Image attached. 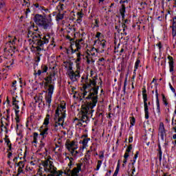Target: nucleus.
Masks as SVG:
<instances>
[{
    "label": "nucleus",
    "instance_id": "33",
    "mask_svg": "<svg viewBox=\"0 0 176 176\" xmlns=\"http://www.w3.org/2000/svg\"><path fill=\"white\" fill-rule=\"evenodd\" d=\"M47 66L43 65H41V69L40 70L43 72V74H45V72H47Z\"/></svg>",
    "mask_w": 176,
    "mask_h": 176
},
{
    "label": "nucleus",
    "instance_id": "26",
    "mask_svg": "<svg viewBox=\"0 0 176 176\" xmlns=\"http://www.w3.org/2000/svg\"><path fill=\"white\" fill-rule=\"evenodd\" d=\"M65 64H67L68 65V70L67 72V74H69V72H74V70L72 69V63L71 62H66Z\"/></svg>",
    "mask_w": 176,
    "mask_h": 176
},
{
    "label": "nucleus",
    "instance_id": "46",
    "mask_svg": "<svg viewBox=\"0 0 176 176\" xmlns=\"http://www.w3.org/2000/svg\"><path fill=\"white\" fill-rule=\"evenodd\" d=\"M67 157V159L69 160V163L68 166H72V160H74V158H72V157L69 158V157Z\"/></svg>",
    "mask_w": 176,
    "mask_h": 176
},
{
    "label": "nucleus",
    "instance_id": "10",
    "mask_svg": "<svg viewBox=\"0 0 176 176\" xmlns=\"http://www.w3.org/2000/svg\"><path fill=\"white\" fill-rule=\"evenodd\" d=\"M80 68H77L76 72H69V74H67L69 79H71L72 82H76V80L80 78Z\"/></svg>",
    "mask_w": 176,
    "mask_h": 176
},
{
    "label": "nucleus",
    "instance_id": "58",
    "mask_svg": "<svg viewBox=\"0 0 176 176\" xmlns=\"http://www.w3.org/2000/svg\"><path fill=\"white\" fill-rule=\"evenodd\" d=\"M124 159H128V157H129V153H127V152L126 151V153H125V154H124Z\"/></svg>",
    "mask_w": 176,
    "mask_h": 176
},
{
    "label": "nucleus",
    "instance_id": "60",
    "mask_svg": "<svg viewBox=\"0 0 176 176\" xmlns=\"http://www.w3.org/2000/svg\"><path fill=\"white\" fill-rule=\"evenodd\" d=\"M127 86V77L125 78L124 82V87H126Z\"/></svg>",
    "mask_w": 176,
    "mask_h": 176
},
{
    "label": "nucleus",
    "instance_id": "31",
    "mask_svg": "<svg viewBox=\"0 0 176 176\" xmlns=\"http://www.w3.org/2000/svg\"><path fill=\"white\" fill-rule=\"evenodd\" d=\"M20 112L19 110H16L15 111V115H16V118H15V120L16 123H19L20 122V117L19 116V113Z\"/></svg>",
    "mask_w": 176,
    "mask_h": 176
},
{
    "label": "nucleus",
    "instance_id": "52",
    "mask_svg": "<svg viewBox=\"0 0 176 176\" xmlns=\"http://www.w3.org/2000/svg\"><path fill=\"white\" fill-rule=\"evenodd\" d=\"M94 27H96V28L99 27V25H98V20H97V19L95 20Z\"/></svg>",
    "mask_w": 176,
    "mask_h": 176
},
{
    "label": "nucleus",
    "instance_id": "16",
    "mask_svg": "<svg viewBox=\"0 0 176 176\" xmlns=\"http://www.w3.org/2000/svg\"><path fill=\"white\" fill-rule=\"evenodd\" d=\"M159 131L160 137L162 140H163V138H164V135H166V129H164V124H163V122L160 123Z\"/></svg>",
    "mask_w": 176,
    "mask_h": 176
},
{
    "label": "nucleus",
    "instance_id": "27",
    "mask_svg": "<svg viewBox=\"0 0 176 176\" xmlns=\"http://www.w3.org/2000/svg\"><path fill=\"white\" fill-rule=\"evenodd\" d=\"M52 95H47L45 96L46 103L48 104L49 107H50V104L52 103Z\"/></svg>",
    "mask_w": 176,
    "mask_h": 176
},
{
    "label": "nucleus",
    "instance_id": "40",
    "mask_svg": "<svg viewBox=\"0 0 176 176\" xmlns=\"http://www.w3.org/2000/svg\"><path fill=\"white\" fill-rule=\"evenodd\" d=\"M37 175H38V176H46V174H45V172H42L41 170V168H40L39 170L37 173Z\"/></svg>",
    "mask_w": 176,
    "mask_h": 176
},
{
    "label": "nucleus",
    "instance_id": "7",
    "mask_svg": "<svg viewBox=\"0 0 176 176\" xmlns=\"http://www.w3.org/2000/svg\"><path fill=\"white\" fill-rule=\"evenodd\" d=\"M53 76H49L45 78V82H44L45 87H48L47 95L53 96V92L54 91V80H53Z\"/></svg>",
    "mask_w": 176,
    "mask_h": 176
},
{
    "label": "nucleus",
    "instance_id": "18",
    "mask_svg": "<svg viewBox=\"0 0 176 176\" xmlns=\"http://www.w3.org/2000/svg\"><path fill=\"white\" fill-rule=\"evenodd\" d=\"M77 59L76 60V68H80V62L82 61V58H83V54H82L80 52L76 53Z\"/></svg>",
    "mask_w": 176,
    "mask_h": 176
},
{
    "label": "nucleus",
    "instance_id": "34",
    "mask_svg": "<svg viewBox=\"0 0 176 176\" xmlns=\"http://www.w3.org/2000/svg\"><path fill=\"white\" fill-rule=\"evenodd\" d=\"M77 16H78V21H82V17H83V13L77 12Z\"/></svg>",
    "mask_w": 176,
    "mask_h": 176
},
{
    "label": "nucleus",
    "instance_id": "28",
    "mask_svg": "<svg viewBox=\"0 0 176 176\" xmlns=\"http://www.w3.org/2000/svg\"><path fill=\"white\" fill-rule=\"evenodd\" d=\"M50 119V116L47 114L44 120L43 124L45 127H47V124H49V120Z\"/></svg>",
    "mask_w": 176,
    "mask_h": 176
},
{
    "label": "nucleus",
    "instance_id": "57",
    "mask_svg": "<svg viewBox=\"0 0 176 176\" xmlns=\"http://www.w3.org/2000/svg\"><path fill=\"white\" fill-rule=\"evenodd\" d=\"M41 74H43V72H42V70H41V69H38V72H37V73H36V75H38V76H39V75H41Z\"/></svg>",
    "mask_w": 176,
    "mask_h": 176
},
{
    "label": "nucleus",
    "instance_id": "4",
    "mask_svg": "<svg viewBox=\"0 0 176 176\" xmlns=\"http://www.w3.org/2000/svg\"><path fill=\"white\" fill-rule=\"evenodd\" d=\"M45 173H50V175L46 176H61V173L57 171V168L53 164V162L50 159H47L41 162Z\"/></svg>",
    "mask_w": 176,
    "mask_h": 176
},
{
    "label": "nucleus",
    "instance_id": "54",
    "mask_svg": "<svg viewBox=\"0 0 176 176\" xmlns=\"http://www.w3.org/2000/svg\"><path fill=\"white\" fill-rule=\"evenodd\" d=\"M44 147H45V143H43V141H41L40 148H44Z\"/></svg>",
    "mask_w": 176,
    "mask_h": 176
},
{
    "label": "nucleus",
    "instance_id": "29",
    "mask_svg": "<svg viewBox=\"0 0 176 176\" xmlns=\"http://www.w3.org/2000/svg\"><path fill=\"white\" fill-rule=\"evenodd\" d=\"M5 142H6V144L9 148V149L8 150V152H9V151H12V144H10V140H9V138H6Z\"/></svg>",
    "mask_w": 176,
    "mask_h": 176
},
{
    "label": "nucleus",
    "instance_id": "36",
    "mask_svg": "<svg viewBox=\"0 0 176 176\" xmlns=\"http://www.w3.org/2000/svg\"><path fill=\"white\" fill-rule=\"evenodd\" d=\"M101 164H102V161L98 160V164L96 166V171H98V170H100V167H101Z\"/></svg>",
    "mask_w": 176,
    "mask_h": 176
},
{
    "label": "nucleus",
    "instance_id": "25",
    "mask_svg": "<svg viewBox=\"0 0 176 176\" xmlns=\"http://www.w3.org/2000/svg\"><path fill=\"white\" fill-rule=\"evenodd\" d=\"M34 100L35 102H38L39 104H41V102H42V101L43 100V96L39 94L38 96L34 97Z\"/></svg>",
    "mask_w": 176,
    "mask_h": 176
},
{
    "label": "nucleus",
    "instance_id": "32",
    "mask_svg": "<svg viewBox=\"0 0 176 176\" xmlns=\"http://www.w3.org/2000/svg\"><path fill=\"white\" fill-rule=\"evenodd\" d=\"M162 147H160V145H159V149H158V154H157V156H158V157H159L160 162H162Z\"/></svg>",
    "mask_w": 176,
    "mask_h": 176
},
{
    "label": "nucleus",
    "instance_id": "53",
    "mask_svg": "<svg viewBox=\"0 0 176 176\" xmlns=\"http://www.w3.org/2000/svg\"><path fill=\"white\" fill-rule=\"evenodd\" d=\"M119 173V170L116 169L113 175V176H118V174Z\"/></svg>",
    "mask_w": 176,
    "mask_h": 176
},
{
    "label": "nucleus",
    "instance_id": "48",
    "mask_svg": "<svg viewBox=\"0 0 176 176\" xmlns=\"http://www.w3.org/2000/svg\"><path fill=\"white\" fill-rule=\"evenodd\" d=\"M38 9H39V10H44L45 12L49 11V10L45 8V7H43V6H40Z\"/></svg>",
    "mask_w": 176,
    "mask_h": 176
},
{
    "label": "nucleus",
    "instance_id": "2",
    "mask_svg": "<svg viewBox=\"0 0 176 176\" xmlns=\"http://www.w3.org/2000/svg\"><path fill=\"white\" fill-rule=\"evenodd\" d=\"M28 38H31L34 45H36V52H41L43 50V46L49 43V39H50V35H41L39 33L34 32L31 30L28 31Z\"/></svg>",
    "mask_w": 176,
    "mask_h": 176
},
{
    "label": "nucleus",
    "instance_id": "19",
    "mask_svg": "<svg viewBox=\"0 0 176 176\" xmlns=\"http://www.w3.org/2000/svg\"><path fill=\"white\" fill-rule=\"evenodd\" d=\"M82 41L83 39H80L76 41V50L72 49V53H76V52H79V50H80V49L82 48L80 43H82Z\"/></svg>",
    "mask_w": 176,
    "mask_h": 176
},
{
    "label": "nucleus",
    "instance_id": "47",
    "mask_svg": "<svg viewBox=\"0 0 176 176\" xmlns=\"http://www.w3.org/2000/svg\"><path fill=\"white\" fill-rule=\"evenodd\" d=\"M169 87H170V90L173 91V93H175V89H174V87H173L171 83H169Z\"/></svg>",
    "mask_w": 176,
    "mask_h": 176
},
{
    "label": "nucleus",
    "instance_id": "38",
    "mask_svg": "<svg viewBox=\"0 0 176 176\" xmlns=\"http://www.w3.org/2000/svg\"><path fill=\"white\" fill-rule=\"evenodd\" d=\"M172 35L176 36V26H172Z\"/></svg>",
    "mask_w": 176,
    "mask_h": 176
},
{
    "label": "nucleus",
    "instance_id": "1",
    "mask_svg": "<svg viewBox=\"0 0 176 176\" xmlns=\"http://www.w3.org/2000/svg\"><path fill=\"white\" fill-rule=\"evenodd\" d=\"M83 91L80 98V100L85 101L86 104L82 105L81 107V118L76 120L78 121L77 126L85 127L89 122V118H93V112H94V107L98 102V89L96 79H87L86 77L85 83L82 87Z\"/></svg>",
    "mask_w": 176,
    "mask_h": 176
},
{
    "label": "nucleus",
    "instance_id": "43",
    "mask_svg": "<svg viewBox=\"0 0 176 176\" xmlns=\"http://www.w3.org/2000/svg\"><path fill=\"white\" fill-rule=\"evenodd\" d=\"M131 149H133V146L131 144V145H129V146H128V148H126V152H127V153H129V152L131 151Z\"/></svg>",
    "mask_w": 176,
    "mask_h": 176
},
{
    "label": "nucleus",
    "instance_id": "42",
    "mask_svg": "<svg viewBox=\"0 0 176 176\" xmlns=\"http://www.w3.org/2000/svg\"><path fill=\"white\" fill-rule=\"evenodd\" d=\"M5 6V1L3 0H0V9H2Z\"/></svg>",
    "mask_w": 176,
    "mask_h": 176
},
{
    "label": "nucleus",
    "instance_id": "22",
    "mask_svg": "<svg viewBox=\"0 0 176 176\" xmlns=\"http://www.w3.org/2000/svg\"><path fill=\"white\" fill-rule=\"evenodd\" d=\"M120 13L122 16V20H124L126 13V6H124V4L122 5V8L120 9Z\"/></svg>",
    "mask_w": 176,
    "mask_h": 176
},
{
    "label": "nucleus",
    "instance_id": "56",
    "mask_svg": "<svg viewBox=\"0 0 176 176\" xmlns=\"http://www.w3.org/2000/svg\"><path fill=\"white\" fill-rule=\"evenodd\" d=\"M38 133L34 132L33 135V138H38Z\"/></svg>",
    "mask_w": 176,
    "mask_h": 176
},
{
    "label": "nucleus",
    "instance_id": "5",
    "mask_svg": "<svg viewBox=\"0 0 176 176\" xmlns=\"http://www.w3.org/2000/svg\"><path fill=\"white\" fill-rule=\"evenodd\" d=\"M64 109H65V106H60L56 110L54 127L56 130L61 129V126L64 124V119L65 118V111Z\"/></svg>",
    "mask_w": 176,
    "mask_h": 176
},
{
    "label": "nucleus",
    "instance_id": "63",
    "mask_svg": "<svg viewBox=\"0 0 176 176\" xmlns=\"http://www.w3.org/2000/svg\"><path fill=\"white\" fill-rule=\"evenodd\" d=\"M100 36H101V33L100 32H97L96 38H100Z\"/></svg>",
    "mask_w": 176,
    "mask_h": 176
},
{
    "label": "nucleus",
    "instance_id": "17",
    "mask_svg": "<svg viewBox=\"0 0 176 176\" xmlns=\"http://www.w3.org/2000/svg\"><path fill=\"white\" fill-rule=\"evenodd\" d=\"M105 40H102L98 41V47L100 49V53H104L105 50Z\"/></svg>",
    "mask_w": 176,
    "mask_h": 176
},
{
    "label": "nucleus",
    "instance_id": "14",
    "mask_svg": "<svg viewBox=\"0 0 176 176\" xmlns=\"http://www.w3.org/2000/svg\"><path fill=\"white\" fill-rule=\"evenodd\" d=\"M19 102L20 100H19V96H16L12 97V105L15 111H19V109H20V107L19 106Z\"/></svg>",
    "mask_w": 176,
    "mask_h": 176
},
{
    "label": "nucleus",
    "instance_id": "21",
    "mask_svg": "<svg viewBox=\"0 0 176 176\" xmlns=\"http://www.w3.org/2000/svg\"><path fill=\"white\" fill-rule=\"evenodd\" d=\"M156 96V105H157V112L160 114V102H159V94L157 93V90L155 91Z\"/></svg>",
    "mask_w": 176,
    "mask_h": 176
},
{
    "label": "nucleus",
    "instance_id": "51",
    "mask_svg": "<svg viewBox=\"0 0 176 176\" xmlns=\"http://www.w3.org/2000/svg\"><path fill=\"white\" fill-rule=\"evenodd\" d=\"M122 28L123 30V32H124V31H126V24L122 23Z\"/></svg>",
    "mask_w": 176,
    "mask_h": 176
},
{
    "label": "nucleus",
    "instance_id": "12",
    "mask_svg": "<svg viewBox=\"0 0 176 176\" xmlns=\"http://www.w3.org/2000/svg\"><path fill=\"white\" fill-rule=\"evenodd\" d=\"M81 138H83V140H80L79 144H82V148L85 149V148H87V144L89 143V141H90V138H87V135H82Z\"/></svg>",
    "mask_w": 176,
    "mask_h": 176
},
{
    "label": "nucleus",
    "instance_id": "8",
    "mask_svg": "<svg viewBox=\"0 0 176 176\" xmlns=\"http://www.w3.org/2000/svg\"><path fill=\"white\" fill-rule=\"evenodd\" d=\"M9 41L6 44V47L4 48V52H9L10 53L11 52H15L16 47L14 45H16V41H17V38L16 36L12 37L9 36Z\"/></svg>",
    "mask_w": 176,
    "mask_h": 176
},
{
    "label": "nucleus",
    "instance_id": "24",
    "mask_svg": "<svg viewBox=\"0 0 176 176\" xmlns=\"http://www.w3.org/2000/svg\"><path fill=\"white\" fill-rule=\"evenodd\" d=\"M94 52H96V53L98 52V49L92 48L89 52H87L88 57H91V56H96V53Z\"/></svg>",
    "mask_w": 176,
    "mask_h": 176
},
{
    "label": "nucleus",
    "instance_id": "23",
    "mask_svg": "<svg viewBox=\"0 0 176 176\" xmlns=\"http://www.w3.org/2000/svg\"><path fill=\"white\" fill-rule=\"evenodd\" d=\"M140 64H141V60H140V59H137L136 62L135 63L133 74H135V71L138 69V67H141V65H140Z\"/></svg>",
    "mask_w": 176,
    "mask_h": 176
},
{
    "label": "nucleus",
    "instance_id": "64",
    "mask_svg": "<svg viewBox=\"0 0 176 176\" xmlns=\"http://www.w3.org/2000/svg\"><path fill=\"white\" fill-rule=\"evenodd\" d=\"M31 12V10H30V8L26 9V12L25 14H28V13H30Z\"/></svg>",
    "mask_w": 176,
    "mask_h": 176
},
{
    "label": "nucleus",
    "instance_id": "6",
    "mask_svg": "<svg viewBox=\"0 0 176 176\" xmlns=\"http://www.w3.org/2000/svg\"><path fill=\"white\" fill-rule=\"evenodd\" d=\"M65 147L73 157H76L78 153H79V152L76 151V149H78V142L75 141L67 142L65 143Z\"/></svg>",
    "mask_w": 176,
    "mask_h": 176
},
{
    "label": "nucleus",
    "instance_id": "49",
    "mask_svg": "<svg viewBox=\"0 0 176 176\" xmlns=\"http://www.w3.org/2000/svg\"><path fill=\"white\" fill-rule=\"evenodd\" d=\"M173 27H176V16L173 19Z\"/></svg>",
    "mask_w": 176,
    "mask_h": 176
},
{
    "label": "nucleus",
    "instance_id": "3",
    "mask_svg": "<svg viewBox=\"0 0 176 176\" xmlns=\"http://www.w3.org/2000/svg\"><path fill=\"white\" fill-rule=\"evenodd\" d=\"M52 15H49V18H46L42 14H36L34 17V21L38 25V27H42L43 30H50L53 25V21L52 20Z\"/></svg>",
    "mask_w": 176,
    "mask_h": 176
},
{
    "label": "nucleus",
    "instance_id": "50",
    "mask_svg": "<svg viewBox=\"0 0 176 176\" xmlns=\"http://www.w3.org/2000/svg\"><path fill=\"white\" fill-rule=\"evenodd\" d=\"M65 9V5L63 4V3H60V10H64Z\"/></svg>",
    "mask_w": 176,
    "mask_h": 176
},
{
    "label": "nucleus",
    "instance_id": "9",
    "mask_svg": "<svg viewBox=\"0 0 176 176\" xmlns=\"http://www.w3.org/2000/svg\"><path fill=\"white\" fill-rule=\"evenodd\" d=\"M79 171H82V164H77V167L74 168L72 170H65V173L69 176H78Z\"/></svg>",
    "mask_w": 176,
    "mask_h": 176
},
{
    "label": "nucleus",
    "instance_id": "37",
    "mask_svg": "<svg viewBox=\"0 0 176 176\" xmlns=\"http://www.w3.org/2000/svg\"><path fill=\"white\" fill-rule=\"evenodd\" d=\"M162 101L164 105H168V102H167V98H166V96H164V94H162Z\"/></svg>",
    "mask_w": 176,
    "mask_h": 176
},
{
    "label": "nucleus",
    "instance_id": "13",
    "mask_svg": "<svg viewBox=\"0 0 176 176\" xmlns=\"http://www.w3.org/2000/svg\"><path fill=\"white\" fill-rule=\"evenodd\" d=\"M144 118L145 119H149V106H148V100L144 99Z\"/></svg>",
    "mask_w": 176,
    "mask_h": 176
},
{
    "label": "nucleus",
    "instance_id": "45",
    "mask_svg": "<svg viewBox=\"0 0 176 176\" xmlns=\"http://www.w3.org/2000/svg\"><path fill=\"white\" fill-rule=\"evenodd\" d=\"M86 57H87V63L88 64H90V63L91 62V60H93V59L91 58V57L88 56H87Z\"/></svg>",
    "mask_w": 176,
    "mask_h": 176
},
{
    "label": "nucleus",
    "instance_id": "15",
    "mask_svg": "<svg viewBox=\"0 0 176 176\" xmlns=\"http://www.w3.org/2000/svg\"><path fill=\"white\" fill-rule=\"evenodd\" d=\"M16 166L19 167L17 170L18 175H19V174H23V173H24L23 168L25 166V162H24V161H21L16 164Z\"/></svg>",
    "mask_w": 176,
    "mask_h": 176
},
{
    "label": "nucleus",
    "instance_id": "39",
    "mask_svg": "<svg viewBox=\"0 0 176 176\" xmlns=\"http://www.w3.org/2000/svg\"><path fill=\"white\" fill-rule=\"evenodd\" d=\"M138 153H140V152L137 151L135 156H134L133 162L132 163L133 166H134V164L135 163V160H137V157H138Z\"/></svg>",
    "mask_w": 176,
    "mask_h": 176
},
{
    "label": "nucleus",
    "instance_id": "20",
    "mask_svg": "<svg viewBox=\"0 0 176 176\" xmlns=\"http://www.w3.org/2000/svg\"><path fill=\"white\" fill-rule=\"evenodd\" d=\"M168 59L169 60V71L170 72H174V59L173 56H168Z\"/></svg>",
    "mask_w": 176,
    "mask_h": 176
},
{
    "label": "nucleus",
    "instance_id": "44",
    "mask_svg": "<svg viewBox=\"0 0 176 176\" xmlns=\"http://www.w3.org/2000/svg\"><path fill=\"white\" fill-rule=\"evenodd\" d=\"M135 123V118H134V117H132V118L131 119V126H134Z\"/></svg>",
    "mask_w": 176,
    "mask_h": 176
},
{
    "label": "nucleus",
    "instance_id": "35",
    "mask_svg": "<svg viewBox=\"0 0 176 176\" xmlns=\"http://www.w3.org/2000/svg\"><path fill=\"white\" fill-rule=\"evenodd\" d=\"M64 19V14H58L56 16V20H63Z\"/></svg>",
    "mask_w": 176,
    "mask_h": 176
},
{
    "label": "nucleus",
    "instance_id": "55",
    "mask_svg": "<svg viewBox=\"0 0 176 176\" xmlns=\"http://www.w3.org/2000/svg\"><path fill=\"white\" fill-rule=\"evenodd\" d=\"M135 167L133 166L132 169V175H135Z\"/></svg>",
    "mask_w": 176,
    "mask_h": 176
},
{
    "label": "nucleus",
    "instance_id": "59",
    "mask_svg": "<svg viewBox=\"0 0 176 176\" xmlns=\"http://www.w3.org/2000/svg\"><path fill=\"white\" fill-rule=\"evenodd\" d=\"M12 155H13V154L12 153V152H9L8 155V159H10V157H12Z\"/></svg>",
    "mask_w": 176,
    "mask_h": 176
},
{
    "label": "nucleus",
    "instance_id": "62",
    "mask_svg": "<svg viewBox=\"0 0 176 176\" xmlns=\"http://www.w3.org/2000/svg\"><path fill=\"white\" fill-rule=\"evenodd\" d=\"M157 46H158V47H159V49H160H160H162V43H158L157 44Z\"/></svg>",
    "mask_w": 176,
    "mask_h": 176
},
{
    "label": "nucleus",
    "instance_id": "61",
    "mask_svg": "<svg viewBox=\"0 0 176 176\" xmlns=\"http://www.w3.org/2000/svg\"><path fill=\"white\" fill-rule=\"evenodd\" d=\"M16 83H17V81H16V80L13 81V82H12V87H16Z\"/></svg>",
    "mask_w": 176,
    "mask_h": 176
},
{
    "label": "nucleus",
    "instance_id": "30",
    "mask_svg": "<svg viewBox=\"0 0 176 176\" xmlns=\"http://www.w3.org/2000/svg\"><path fill=\"white\" fill-rule=\"evenodd\" d=\"M142 97L143 100H148V95H146V89L145 88H142Z\"/></svg>",
    "mask_w": 176,
    "mask_h": 176
},
{
    "label": "nucleus",
    "instance_id": "41",
    "mask_svg": "<svg viewBox=\"0 0 176 176\" xmlns=\"http://www.w3.org/2000/svg\"><path fill=\"white\" fill-rule=\"evenodd\" d=\"M28 1H30V0H23L24 4H23V6H27V8H29L30 3H28Z\"/></svg>",
    "mask_w": 176,
    "mask_h": 176
},
{
    "label": "nucleus",
    "instance_id": "11",
    "mask_svg": "<svg viewBox=\"0 0 176 176\" xmlns=\"http://www.w3.org/2000/svg\"><path fill=\"white\" fill-rule=\"evenodd\" d=\"M39 131L40 135L42 137V138H46L47 137V134H49V133L47 132L49 131V128L47 126L43 128V126H42L40 127Z\"/></svg>",
    "mask_w": 176,
    "mask_h": 176
}]
</instances>
